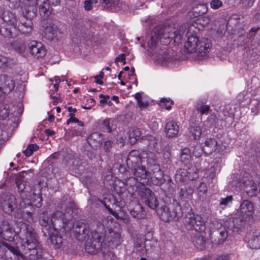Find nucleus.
Returning a JSON list of instances; mask_svg holds the SVG:
<instances>
[{"mask_svg":"<svg viewBox=\"0 0 260 260\" xmlns=\"http://www.w3.org/2000/svg\"><path fill=\"white\" fill-rule=\"evenodd\" d=\"M145 161H147L146 159H143L142 155L140 156V153L138 150H133L129 153L126 164L133 170L134 177H130L125 181L127 185L137 188L139 182L143 180H149V178H151L152 181L157 185H161L162 184H158L155 183L159 176V174L157 173V170H156L154 166H150L147 164L148 167H153V170L156 171L154 172V176H151V173L146 171L145 168L142 165V163Z\"/></svg>","mask_w":260,"mask_h":260,"instance_id":"f257e3e1","label":"nucleus"},{"mask_svg":"<svg viewBox=\"0 0 260 260\" xmlns=\"http://www.w3.org/2000/svg\"><path fill=\"white\" fill-rule=\"evenodd\" d=\"M31 18L19 19L11 12H7L3 16V23L0 25V34L5 38L16 36L18 32L29 34L32 30Z\"/></svg>","mask_w":260,"mask_h":260,"instance_id":"f03ea898","label":"nucleus"},{"mask_svg":"<svg viewBox=\"0 0 260 260\" xmlns=\"http://www.w3.org/2000/svg\"><path fill=\"white\" fill-rule=\"evenodd\" d=\"M193 26L188 28L186 33V39L184 41L183 48L181 50V55H180V60H185L189 57L190 54L196 52L199 58L206 56L210 52L211 43L210 40L207 38L199 39L195 34H192Z\"/></svg>","mask_w":260,"mask_h":260,"instance_id":"7ed1b4c3","label":"nucleus"},{"mask_svg":"<svg viewBox=\"0 0 260 260\" xmlns=\"http://www.w3.org/2000/svg\"><path fill=\"white\" fill-rule=\"evenodd\" d=\"M2 234L0 238L13 241L15 238L19 237L21 241L22 245L26 247L29 250L36 249L38 246L36 233L34 230L28 225L20 229V232L17 233L12 229L8 221H4L2 223Z\"/></svg>","mask_w":260,"mask_h":260,"instance_id":"20e7f679","label":"nucleus"},{"mask_svg":"<svg viewBox=\"0 0 260 260\" xmlns=\"http://www.w3.org/2000/svg\"><path fill=\"white\" fill-rule=\"evenodd\" d=\"M98 232L102 234L104 241L113 247H116L121 242V228L119 223L110 216L104 217L97 225Z\"/></svg>","mask_w":260,"mask_h":260,"instance_id":"39448f33","label":"nucleus"},{"mask_svg":"<svg viewBox=\"0 0 260 260\" xmlns=\"http://www.w3.org/2000/svg\"><path fill=\"white\" fill-rule=\"evenodd\" d=\"M88 232L87 226L82 223L76 225L75 236L79 241H83L87 238L85 250L89 253L94 254L102 250L103 237L97 230L92 231L90 234H88Z\"/></svg>","mask_w":260,"mask_h":260,"instance_id":"423d86ee","label":"nucleus"},{"mask_svg":"<svg viewBox=\"0 0 260 260\" xmlns=\"http://www.w3.org/2000/svg\"><path fill=\"white\" fill-rule=\"evenodd\" d=\"M169 27H156L152 31L151 36L148 39L146 44H142L141 46L146 49L148 51L153 50L158 42L162 45L169 44L172 39L174 38V42H176L177 36L174 32L169 31Z\"/></svg>","mask_w":260,"mask_h":260,"instance_id":"0eeeda50","label":"nucleus"},{"mask_svg":"<svg viewBox=\"0 0 260 260\" xmlns=\"http://www.w3.org/2000/svg\"><path fill=\"white\" fill-rule=\"evenodd\" d=\"M142 140L144 143L148 145V151L143 152L141 155L143 159H146L147 162L150 166H154L156 170H157V173L159 174L158 180L155 183L158 184L163 183L164 182V175L162 172L160 170L159 166L156 164V157L154 153L157 152L158 140L153 136L149 135L143 137Z\"/></svg>","mask_w":260,"mask_h":260,"instance_id":"6e6552de","label":"nucleus"},{"mask_svg":"<svg viewBox=\"0 0 260 260\" xmlns=\"http://www.w3.org/2000/svg\"><path fill=\"white\" fill-rule=\"evenodd\" d=\"M18 190L21 193V201L20 202L19 208L15 212L14 218L17 221L20 219L25 220L28 223H31L34 221V218L32 216L33 211V206L31 202L27 198H25L23 196V192L25 189V183L21 180H18L16 182Z\"/></svg>","mask_w":260,"mask_h":260,"instance_id":"1a4fd4ad","label":"nucleus"},{"mask_svg":"<svg viewBox=\"0 0 260 260\" xmlns=\"http://www.w3.org/2000/svg\"><path fill=\"white\" fill-rule=\"evenodd\" d=\"M186 209H182L183 222L186 229L194 230L199 233L204 232L206 229L205 221L199 215H195L191 212V208L189 204L185 203Z\"/></svg>","mask_w":260,"mask_h":260,"instance_id":"9d476101","label":"nucleus"},{"mask_svg":"<svg viewBox=\"0 0 260 260\" xmlns=\"http://www.w3.org/2000/svg\"><path fill=\"white\" fill-rule=\"evenodd\" d=\"M254 210V206L252 202L248 200L243 201L240 205V208L235 214V217L233 220L234 225H237L236 226L238 228L239 222L242 223L243 221L250 220L252 217Z\"/></svg>","mask_w":260,"mask_h":260,"instance_id":"9b49d317","label":"nucleus"},{"mask_svg":"<svg viewBox=\"0 0 260 260\" xmlns=\"http://www.w3.org/2000/svg\"><path fill=\"white\" fill-rule=\"evenodd\" d=\"M19 7L23 13L24 17L31 18L34 17L37 14V8L36 0H17Z\"/></svg>","mask_w":260,"mask_h":260,"instance_id":"f8f14e48","label":"nucleus"},{"mask_svg":"<svg viewBox=\"0 0 260 260\" xmlns=\"http://www.w3.org/2000/svg\"><path fill=\"white\" fill-rule=\"evenodd\" d=\"M228 237V233L224 227L219 228L210 231V238L213 244L218 245L222 244Z\"/></svg>","mask_w":260,"mask_h":260,"instance_id":"ddd939ff","label":"nucleus"},{"mask_svg":"<svg viewBox=\"0 0 260 260\" xmlns=\"http://www.w3.org/2000/svg\"><path fill=\"white\" fill-rule=\"evenodd\" d=\"M138 191L142 199L150 208L155 209L158 205V201L153 196L152 191L147 188H141L140 190H136Z\"/></svg>","mask_w":260,"mask_h":260,"instance_id":"4468645a","label":"nucleus"},{"mask_svg":"<svg viewBox=\"0 0 260 260\" xmlns=\"http://www.w3.org/2000/svg\"><path fill=\"white\" fill-rule=\"evenodd\" d=\"M28 47L30 54L35 58H42L46 54L44 45L40 42L32 40L29 42Z\"/></svg>","mask_w":260,"mask_h":260,"instance_id":"2eb2a0df","label":"nucleus"},{"mask_svg":"<svg viewBox=\"0 0 260 260\" xmlns=\"http://www.w3.org/2000/svg\"><path fill=\"white\" fill-rule=\"evenodd\" d=\"M145 253L154 258L161 254V248L159 243L155 240H147L144 243Z\"/></svg>","mask_w":260,"mask_h":260,"instance_id":"dca6fc26","label":"nucleus"},{"mask_svg":"<svg viewBox=\"0 0 260 260\" xmlns=\"http://www.w3.org/2000/svg\"><path fill=\"white\" fill-rule=\"evenodd\" d=\"M1 199L2 203L1 206L3 211L8 214L12 213L14 207L16 206V199L15 196L11 194H6L2 197Z\"/></svg>","mask_w":260,"mask_h":260,"instance_id":"f3484780","label":"nucleus"},{"mask_svg":"<svg viewBox=\"0 0 260 260\" xmlns=\"http://www.w3.org/2000/svg\"><path fill=\"white\" fill-rule=\"evenodd\" d=\"M15 86V83L11 77L2 75L1 77L0 90L5 94L11 92Z\"/></svg>","mask_w":260,"mask_h":260,"instance_id":"a211bd4d","label":"nucleus"},{"mask_svg":"<svg viewBox=\"0 0 260 260\" xmlns=\"http://www.w3.org/2000/svg\"><path fill=\"white\" fill-rule=\"evenodd\" d=\"M64 216L65 215L63 214L60 211H56L54 213L51 218H48L45 214H43V215L41 217L40 222L42 226H47V225L50 226L51 224L54 226L55 219L57 220L60 219V220L64 222Z\"/></svg>","mask_w":260,"mask_h":260,"instance_id":"6ab92c4d","label":"nucleus"},{"mask_svg":"<svg viewBox=\"0 0 260 260\" xmlns=\"http://www.w3.org/2000/svg\"><path fill=\"white\" fill-rule=\"evenodd\" d=\"M37 6L39 8V13L43 19H47L52 13V9L47 0H36Z\"/></svg>","mask_w":260,"mask_h":260,"instance_id":"aec40b11","label":"nucleus"},{"mask_svg":"<svg viewBox=\"0 0 260 260\" xmlns=\"http://www.w3.org/2000/svg\"><path fill=\"white\" fill-rule=\"evenodd\" d=\"M140 136L141 132L139 129L137 127H133L129 131L128 139L120 138L119 142L122 145H124L126 141L128 142L131 144H134L140 138Z\"/></svg>","mask_w":260,"mask_h":260,"instance_id":"412c9836","label":"nucleus"},{"mask_svg":"<svg viewBox=\"0 0 260 260\" xmlns=\"http://www.w3.org/2000/svg\"><path fill=\"white\" fill-rule=\"evenodd\" d=\"M191 242L194 246L200 250H203L206 248V238L201 234L193 235L191 238Z\"/></svg>","mask_w":260,"mask_h":260,"instance_id":"4be33fe9","label":"nucleus"},{"mask_svg":"<svg viewBox=\"0 0 260 260\" xmlns=\"http://www.w3.org/2000/svg\"><path fill=\"white\" fill-rule=\"evenodd\" d=\"M244 190L247 196L250 198L256 197L258 191L257 184L253 180H249L247 182H245Z\"/></svg>","mask_w":260,"mask_h":260,"instance_id":"5701e85b","label":"nucleus"},{"mask_svg":"<svg viewBox=\"0 0 260 260\" xmlns=\"http://www.w3.org/2000/svg\"><path fill=\"white\" fill-rule=\"evenodd\" d=\"M165 132L168 137H174L177 135L179 132V126L173 121H169L166 124Z\"/></svg>","mask_w":260,"mask_h":260,"instance_id":"b1692460","label":"nucleus"},{"mask_svg":"<svg viewBox=\"0 0 260 260\" xmlns=\"http://www.w3.org/2000/svg\"><path fill=\"white\" fill-rule=\"evenodd\" d=\"M128 210L131 215L133 217L137 219L143 218L146 215L142 206L138 203L135 204L134 209L129 208Z\"/></svg>","mask_w":260,"mask_h":260,"instance_id":"393cba45","label":"nucleus"},{"mask_svg":"<svg viewBox=\"0 0 260 260\" xmlns=\"http://www.w3.org/2000/svg\"><path fill=\"white\" fill-rule=\"evenodd\" d=\"M217 142L215 138H207L205 142L204 148V152L207 154H211L216 151Z\"/></svg>","mask_w":260,"mask_h":260,"instance_id":"a878e982","label":"nucleus"},{"mask_svg":"<svg viewBox=\"0 0 260 260\" xmlns=\"http://www.w3.org/2000/svg\"><path fill=\"white\" fill-rule=\"evenodd\" d=\"M135 99L141 110L146 108L149 104V99L143 92H137L135 94Z\"/></svg>","mask_w":260,"mask_h":260,"instance_id":"bb28decb","label":"nucleus"},{"mask_svg":"<svg viewBox=\"0 0 260 260\" xmlns=\"http://www.w3.org/2000/svg\"><path fill=\"white\" fill-rule=\"evenodd\" d=\"M58 29L55 25H48L44 29V37L48 40H52L57 36Z\"/></svg>","mask_w":260,"mask_h":260,"instance_id":"cd10ccee","label":"nucleus"},{"mask_svg":"<svg viewBox=\"0 0 260 260\" xmlns=\"http://www.w3.org/2000/svg\"><path fill=\"white\" fill-rule=\"evenodd\" d=\"M248 245L252 249H257L260 248L259 232H255L253 234L251 238L249 240Z\"/></svg>","mask_w":260,"mask_h":260,"instance_id":"c85d7f7f","label":"nucleus"},{"mask_svg":"<svg viewBox=\"0 0 260 260\" xmlns=\"http://www.w3.org/2000/svg\"><path fill=\"white\" fill-rule=\"evenodd\" d=\"M160 218L165 222H168L172 219H175L176 216L173 214H171L169 211V209L167 207L162 208L160 210L158 211V214L160 213Z\"/></svg>","mask_w":260,"mask_h":260,"instance_id":"c756f323","label":"nucleus"},{"mask_svg":"<svg viewBox=\"0 0 260 260\" xmlns=\"http://www.w3.org/2000/svg\"><path fill=\"white\" fill-rule=\"evenodd\" d=\"M180 161H181L180 163V168L183 167V165H186L187 161H189L190 158V150L188 148H184L182 150L180 155ZM180 170H182V169L180 168Z\"/></svg>","mask_w":260,"mask_h":260,"instance_id":"7c9ffc66","label":"nucleus"},{"mask_svg":"<svg viewBox=\"0 0 260 260\" xmlns=\"http://www.w3.org/2000/svg\"><path fill=\"white\" fill-rule=\"evenodd\" d=\"M208 11V8L205 4H198L192 9V13L196 17L202 16Z\"/></svg>","mask_w":260,"mask_h":260,"instance_id":"2f4dec72","label":"nucleus"},{"mask_svg":"<svg viewBox=\"0 0 260 260\" xmlns=\"http://www.w3.org/2000/svg\"><path fill=\"white\" fill-rule=\"evenodd\" d=\"M104 205L106 208L108 210L110 213L112 214L116 218H119L122 219L125 222H127L128 220V216L125 214L122 215V212H120L118 213H116V212L113 211L109 207V206L107 205L106 203V199H105L104 201Z\"/></svg>","mask_w":260,"mask_h":260,"instance_id":"473e14b6","label":"nucleus"},{"mask_svg":"<svg viewBox=\"0 0 260 260\" xmlns=\"http://www.w3.org/2000/svg\"><path fill=\"white\" fill-rule=\"evenodd\" d=\"M13 47L16 52L21 55H24L26 50L24 42L21 41H16L13 45Z\"/></svg>","mask_w":260,"mask_h":260,"instance_id":"72a5a7b5","label":"nucleus"},{"mask_svg":"<svg viewBox=\"0 0 260 260\" xmlns=\"http://www.w3.org/2000/svg\"><path fill=\"white\" fill-rule=\"evenodd\" d=\"M189 131L194 139H199L202 134V130L200 126L196 125H191Z\"/></svg>","mask_w":260,"mask_h":260,"instance_id":"f704fd0d","label":"nucleus"},{"mask_svg":"<svg viewBox=\"0 0 260 260\" xmlns=\"http://www.w3.org/2000/svg\"><path fill=\"white\" fill-rule=\"evenodd\" d=\"M174 104V102L170 98H161L159 101V105L162 108H165L169 110L171 108V106Z\"/></svg>","mask_w":260,"mask_h":260,"instance_id":"c9c22d12","label":"nucleus"},{"mask_svg":"<svg viewBox=\"0 0 260 260\" xmlns=\"http://www.w3.org/2000/svg\"><path fill=\"white\" fill-rule=\"evenodd\" d=\"M49 237L51 243L55 245L56 248L60 247L62 242L61 237L55 235H50Z\"/></svg>","mask_w":260,"mask_h":260,"instance_id":"e433bc0d","label":"nucleus"},{"mask_svg":"<svg viewBox=\"0 0 260 260\" xmlns=\"http://www.w3.org/2000/svg\"><path fill=\"white\" fill-rule=\"evenodd\" d=\"M210 109V106L207 105L198 103L196 106L197 110L200 112L201 115L207 114L209 112Z\"/></svg>","mask_w":260,"mask_h":260,"instance_id":"4c0bfd02","label":"nucleus"},{"mask_svg":"<svg viewBox=\"0 0 260 260\" xmlns=\"http://www.w3.org/2000/svg\"><path fill=\"white\" fill-rule=\"evenodd\" d=\"M98 0H85L84 3V8L86 11H90L95 7Z\"/></svg>","mask_w":260,"mask_h":260,"instance_id":"58836bf2","label":"nucleus"},{"mask_svg":"<svg viewBox=\"0 0 260 260\" xmlns=\"http://www.w3.org/2000/svg\"><path fill=\"white\" fill-rule=\"evenodd\" d=\"M218 121V119L215 115H211L209 116L206 121V123L207 126L209 127H214L216 125Z\"/></svg>","mask_w":260,"mask_h":260,"instance_id":"ea45409f","label":"nucleus"},{"mask_svg":"<svg viewBox=\"0 0 260 260\" xmlns=\"http://www.w3.org/2000/svg\"><path fill=\"white\" fill-rule=\"evenodd\" d=\"M38 148L39 147L37 144H31L23 151V153L26 156H29L32 154L34 151L37 150Z\"/></svg>","mask_w":260,"mask_h":260,"instance_id":"a19ab883","label":"nucleus"},{"mask_svg":"<svg viewBox=\"0 0 260 260\" xmlns=\"http://www.w3.org/2000/svg\"><path fill=\"white\" fill-rule=\"evenodd\" d=\"M4 248H7L14 254L17 255L18 253V251L17 248L10 245L8 243L4 242L0 243V249H2L3 250Z\"/></svg>","mask_w":260,"mask_h":260,"instance_id":"79ce46f5","label":"nucleus"},{"mask_svg":"<svg viewBox=\"0 0 260 260\" xmlns=\"http://www.w3.org/2000/svg\"><path fill=\"white\" fill-rule=\"evenodd\" d=\"M92 140H96L99 143H101V136L98 133H92L88 138V141L89 143Z\"/></svg>","mask_w":260,"mask_h":260,"instance_id":"37998d69","label":"nucleus"},{"mask_svg":"<svg viewBox=\"0 0 260 260\" xmlns=\"http://www.w3.org/2000/svg\"><path fill=\"white\" fill-rule=\"evenodd\" d=\"M192 152L196 157H199L201 156L203 152H204V148H202L200 145L197 144L194 147Z\"/></svg>","mask_w":260,"mask_h":260,"instance_id":"c03bdc74","label":"nucleus"},{"mask_svg":"<svg viewBox=\"0 0 260 260\" xmlns=\"http://www.w3.org/2000/svg\"><path fill=\"white\" fill-rule=\"evenodd\" d=\"M222 5V2L220 0H211L210 2L211 8L214 10L221 8Z\"/></svg>","mask_w":260,"mask_h":260,"instance_id":"a18cd8bd","label":"nucleus"},{"mask_svg":"<svg viewBox=\"0 0 260 260\" xmlns=\"http://www.w3.org/2000/svg\"><path fill=\"white\" fill-rule=\"evenodd\" d=\"M252 106L253 107L251 108V112L254 115L257 114L260 111V103L258 101H254Z\"/></svg>","mask_w":260,"mask_h":260,"instance_id":"49530a36","label":"nucleus"},{"mask_svg":"<svg viewBox=\"0 0 260 260\" xmlns=\"http://www.w3.org/2000/svg\"><path fill=\"white\" fill-rule=\"evenodd\" d=\"M9 61L8 58L0 55V69L6 68L8 66Z\"/></svg>","mask_w":260,"mask_h":260,"instance_id":"de8ad7c7","label":"nucleus"},{"mask_svg":"<svg viewBox=\"0 0 260 260\" xmlns=\"http://www.w3.org/2000/svg\"><path fill=\"white\" fill-rule=\"evenodd\" d=\"M56 92V91H52V90L50 91L51 96L53 100L52 102L54 105H57L60 101V98L57 93H55Z\"/></svg>","mask_w":260,"mask_h":260,"instance_id":"09e8293b","label":"nucleus"},{"mask_svg":"<svg viewBox=\"0 0 260 260\" xmlns=\"http://www.w3.org/2000/svg\"><path fill=\"white\" fill-rule=\"evenodd\" d=\"M220 171L219 169L218 168V164L217 163H215L213 166V170H211L209 173V176L210 178L213 179L217 173H218Z\"/></svg>","mask_w":260,"mask_h":260,"instance_id":"8fccbe9b","label":"nucleus"},{"mask_svg":"<svg viewBox=\"0 0 260 260\" xmlns=\"http://www.w3.org/2000/svg\"><path fill=\"white\" fill-rule=\"evenodd\" d=\"M50 81L51 82L55 81V83L53 85V88L52 89V91H57L58 88V84L61 82V80L59 77L56 76L53 78L50 79Z\"/></svg>","mask_w":260,"mask_h":260,"instance_id":"3c124183","label":"nucleus"},{"mask_svg":"<svg viewBox=\"0 0 260 260\" xmlns=\"http://www.w3.org/2000/svg\"><path fill=\"white\" fill-rule=\"evenodd\" d=\"M255 1V0H240L243 7L246 8L252 7Z\"/></svg>","mask_w":260,"mask_h":260,"instance_id":"603ef678","label":"nucleus"},{"mask_svg":"<svg viewBox=\"0 0 260 260\" xmlns=\"http://www.w3.org/2000/svg\"><path fill=\"white\" fill-rule=\"evenodd\" d=\"M198 191L199 192L205 193L207 191V186L205 182L200 183L198 187Z\"/></svg>","mask_w":260,"mask_h":260,"instance_id":"864d4df0","label":"nucleus"},{"mask_svg":"<svg viewBox=\"0 0 260 260\" xmlns=\"http://www.w3.org/2000/svg\"><path fill=\"white\" fill-rule=\"evenodd\" d=\"M125 54H121L115 58V62L117 64H118L119 62H122V64H124L125 63Z\"/></svg>","mask_w":260,"mask_h":260,"instance_id":"5fc2aeb1","label":"nucleus"},{"mask_svg":"<svg viewBox=\"0 0 260 260\" xmlns=\"http://www.w3.org/2000/svg\"><path fill=\"white\" fill-rule=\"evenodd\" d=\"M102 128L104 132H110L111 128L109 125V120H105L103 122Z\"/></svg>","mask_w":260,"mask_h":260,"instance_id":"6e6d98bb","label":"nucleus"},{"mask_svg":"<svg viewBox=\"0 0 260 260\" xmlns=\"http://www.w3.org/2000/svg\"><path fill=\"white\" fill-rule=\"evenodd\" d=\"M232 200L233 197L232 196H228L226 198L221 199L220 202V205L226 206L230 202L232 201Z\"/></svg>","mask_w":260,"mask_h":260,"instance_id":"4d7b16f0","label":"nucleus"},{"mask_svg":"<svg viewBox=\"0 0 260 260\" xmlns=\"http://www.w3.org/2000/svg\"><path fill=\"white\" fill-rule=\"evenodd\" d=\"M136 248L137 251H140L142 254L145 253V248L144 246V243L141 244L139 243L138 241L137 242L136 244Z\"/></svg>","mask_w":260,"mask_h":260,"instance_id":"13d9d810","label":"nucleus"},{"mask_svg":"<svg viewBox=\"0 0 260 260\" xmlns=\"http://www.w3.org/2000/svg\"><path fill=\"white\" fill-rule=\"evenodd\" d=\"M106 5L110 7H115L118 4V0H102Z\"/></svg>","mask_w":260,"mask_h":260,"instance_id":"bf43d9fd","label":"nucleus"},{"mask_svg":"<svg viewBox=\"0 0 260 260\" xmlns=\"http://www.w3.org/2000/svg\"><path fill=\"white\" fill-rule=\"evenodd\" d=\"M6 1L8 2L9 6L11 8L16 9L18 5L17 0H6Z\"/></svg>","mask_w":260,"mask_h":260,"instance_id":"052dcab7","label":"nucleus"},{"mask_svg":"<svg viewBox=\"0 0 260 260\" xmlns=\"http://www.w3.org/2000/svg\"><path fill=\"white\" fill-rule=\"evenodd\" d=\"M112 145V142L109 140L105 142L104 148L106 151H109L110 149L111 148Z\"/></svg>","mask_w":260,"mask_h":260,"instance_id":"680f3d73","label":"nucleus"},{"mask_svg":"<svg viewBox=\"0 0 260 260\" xmlns=\"http://www.w3.org/2000/svg\"><path fill=\"white\" fill-rule=\"evenodd\" d=\"M99 98L101 99L100 102L101 104L106 103L107 100L109 99L110 96L109 95H104L103 94H100Z\"/></svg>","mask_w":260,"mask_h":260,"instance_id":"e2e57ef3","label":"nucleus"},{"mask_svg":"<svg viewBox=\"0 0 260 260\" xmlns=\"http://www.w3.org/2000/svg\"><path fill=\"white\" fill-rule=\"evenodd\" d=\"M78 122H79L78 119L75 117L74 115H71V116H70V118L68 119L67 121V123L68 124H69L71 122L77 123Z\"/></svg>","mask_w":260,"mask_h":260,"instance_id":"0e129e2a","label":"nucleus"},{"mask_svg":"<svg viewBox=\"0 0 260 260\" xmlns=\"http://www.w3.org/2000/svg\"><path fill=\"white\" fill-rule=\"evenodd\" d=\"M216 260H229V256L228 254L218 255L216 257Z\"/></svg>","mask_w":260,"mask_h":260,"instance_id":"69168bd1","label":"nucleus"},{"mask_svg":"<svg viewBox=\"0 0 260 260\" xmlns=\"http://www.w3.org/2000/svg\"><path fill=\"white\" fill-rule=\"evenodd\" d=\"M47 3L50 5L56 6L59 4L60 0H47Z\"/></svg>","mask_w":260,"mask_h":260,"instance_id":"338daca9","label":"nucleus"},{"mask_svg":"<svg viewBox=\"0 0 260 260\" xmlns=\"http://www.w3.org/2000/svg\"><path fill=\"white\" fill-rule=\"evenodd\" d=\"M203 20L204 21L203 24H208L211 20V18L209 16H206L204 17H202Z\"/></svg>","mask_w":260,"mask_h":260,"instance_id":"774afa93","label":"nucleus"}]
</instances>
